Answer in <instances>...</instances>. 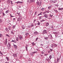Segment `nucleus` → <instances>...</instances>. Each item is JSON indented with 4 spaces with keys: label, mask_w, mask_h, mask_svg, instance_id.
Returning a JSON list of instances; mask_svg holds the SVG:
<instances>
[{
    "label": "nucleus",
    "mask_w": 63,
    "mask_h": 63,
    "mask_svg": "<svg viewBox=\"0 0 63 63\" xmlns=\"http://www.w3.org/2000/svg\"><path fill=\"white\" fill-rule=\"evenodd\" d=\"M2 36L3 35L1 33H0V38H1V37H2Z\"/></svg>",
    "instance_id": "22"
},
{
    "label": "nucleus",
    "mask_w": 63,
    "mask_h": 63,
    "mask_svg": "<svg viewBox=\"0 0 63 63\" xmlns=\"http://www.w3.org/2000/svg\"><path fill=\"white\" fill-rule=\"evenodd\" d=\"M53 1H54V3H56V2H57V0H53Z\"/></svg>",
    "instance_id": "20"
},
{
    "label": "nucleus",
    "mask_w": 63,
    "mask_h": 63,
    "mask_svg": "<svg viewBox=\"0 0 63 63\" xmlns=\"http://www.w3.org/2000/svg\"><path fill=\"white\" fill-rule=\"evenodd\" d=\"M2 20L1 19H0V22H2Z\"/></svg>",
    "instance_id": "36"
},
{
    "label": "nucleus",
    "mask_w": 63,
    "mask_h": 63,
    "mask_svg": "<svg viewBox=\"0 0 63 63\" xmlns=\"http://www.w3.org/2000/svg\"><path fill=\"white\" fill-rule=\"evenodd\" d=\"M44 17H45L46 18H47V17H48V15L47 14H45L44 15Z\"/></svg>",
    "instance_id": "7"
},
{
    "label": "nucleus",
    "mask_w": 63,
    "mask_h": 63,
    "mask_svg": "<svg viewBox=\"0 0 63 63\" xmlns=\"http://www.w3.org/2000/svg\"><path fill=\"white\" fill-rule=\"evenodd\" d=\"M58 10H59L60 11V10H61V8H59Z\"/></svg>",
    "instance_id": "60"
},
{
    "label": "nucleus",
    "mask_w": 63,
    "mask_h": 63,
    "mask_svg": "<svg viewBox=\"0 0 63 63\" xmlns=\"http://www.w3.org/2000/svg\"><path fill=\"white\" fill-rule=\"evenodd\" d=\"M46 48H48V46Z\"/></svg>",
    "instance_id": "61"
},
{
    "label": "nucleus",
    "mask_w": 63,
    "mask_h": 63,
    "mask_svg": "<svg viewBox=\"0 0 63 63\" xmlns=\"http://www.w3.org/2000/svg\"><path fill=\"white\" fill-rule=\"evenodd\" d=\"M2 11H1L0 12V14H2Z\"/></svg>",
    "instance_id": "49"
},
{
    "label": "nucleus",
    "mask_w": 63,
    "mask_h": 63,
    "mask_svg": "<svg viewBox=\"0 0 63 63\" xmlns=\"http://www.w3.org/2000/svg\"><path fill=\"white\" fill-rule=\"evenodd\" d=\"M32 52V53H37V51H36L35 52Z\"/></svg>",
    "instance_id": "43"
},
{
    "label": "nucleus",
    "mask_w": 63,
    "mask_h": 63,
    "mask_svg": "<svg viewBox=\"0 0 63 63\" xmlns=\"http://www.w3.org/2000/svg\"><path fill=\"white\" fill-rule=\"evenodd\" d=\"M6 58L7 60V61H8V60H9V58L8 57H6Z\"/></svg>",
    "instance_id": "27"
},
{
    "label": "nucleus",
    "mask_w": 63,
    "mask_h": 63,
    "mask_svg": "<svg viewBox=\"0 0 63 63\" xmlns=\"http://www.w3.org/2000/svg\"><path fill=\"white\" fill-rule=\"evenodd\" d=\"M16 3H17V4H18V3H19V2H18V1L17 2H16Z\"/></svg>",
    "instance_id": "59"
},
{
    "label": "nucleus",
    "mask_w": 63,
    "mask_h": 63,
    "mask_svg": "<svg viewBox=\"0 0 63 63\" xmlns=\"http://www.w3.org/2000/svg\"><path fill=\"white\" fill-rule=\"evenodd\" d=\"M50 16H51V17H52V15L51 16V15L50 14Z\"/></svg>",
    "instance_id": "54"
},
{
    "label": "nucleus",
    "mask_w": 63,
    "mask_h": 63,
    "mask_svg": "<svg viewBox=\"0 0 63 63\" xmlns=\"http://www.w3.org/2000/svg\"><path fill=\"white\" fill-rule=\"evenodd\" d=\"M43 35H44L45 34H47V30H44L43 31L42 33Z\"/></svg>",
    "instance_id": "4"
},
{
    "label": "nucleus",
    "mask_w": 63,
    "mask_h": 63,
    "mask_svg": "<svg viewBox=\"0 0 63 63\" xmlns=\"http://www.w3.org/2000/svg\"><path fill=\"white\" fill-rule=\"evenodd\" d=\"M11 16V17H14V16Z\"/></svg>",
    "instance_id": "57"
},
{
    "label": "nucleus",
    "mask_w": 63,
    "mask_h": 63,
    "mask_svg": "<svg viewBox=\"0 0 63 63\" xmlns=\"http://www.w3.org/2000/svg\"><path fill=\"white\" fill-rule=\"evenodd\" d=\"M51 28H53V26H51Z\"/></svg>",
    "instance_id": "53"
},
{
    "label": "nucleus",
    "mask_w": 63,
    "mask_h": 63,
    "mask_svg": "<svg viewBox=\"0 0 63 63\" xmlns=\"http://www.w3.org/2000/svg\"><path fill=\"white\" fill-rule=\"evenodd\" d=\"M49 25V23H47L46 24V26H48Z\"/></svg>",
    "instance_id": "19"
},
{
    "label": "nucleus",
    "mask_w": 63,
    "mask_h": 63,
    "mask_svg": "<svg viewBox=\"0 0 63 63\" xmlns=\"http://www.w3.org/2000/svg\"><path fill=\"white\" fill-rule=\"evenodd\" d=\"M38 38L37 37V38H36V41H37V40H38Z\"/></svg>",
    "instance_id": "46"
},
{
    "label": "nucleus",
    "mask_w": 63,
    "mask_h": 63,
    "mask_svg": "<svg viewBox=\"0 0 63 63\" xmlns=\"http://www.w3.org/2000/svg\"><path fill=\"white\" fill-rule=\"evenodd\" d=\"M50 50L51 51H52V50H53L52 49H50Z\"/></svg>",
    "instance_id": "45"
},
{
    "label": "nucleus",
    "mask_w": 63,
    "mask_h": 63,
    "mask_svg": "<svg viewBox=\"0 0 63 63\" xmlns=\"http://www.w3.org/2000/svg\"><path fill=\"white\" fill-rule=\"evenodd\" d=\"M37 12H35V14H34V15L35 16H36V15H37Z\"/></svg>",
    "instance_id": "25"
},
{
    "label": "nucleus",
    "mask_w": 63,
    "mask_h": 63,
    "mask_svg": "<svg viewBox=\"0 0 63 63\" xmlns=\"http://www.w3.org/2000/svg\"><path fill=\"white\" fill-rule=\"evenodd\" d=\"M9 12V11L8 10H7V11L6 12H5V13H8V12Z\"/></svg>",
    "instance_id": "38"
},
{
    "label": "nucleus",
    "mask_w": 63,
    "mask_h": 63,
    "mask_svg": "<svg viewBox=\"0 0 63 63\" xmlns=\"http://www.w3.org/2000/svg\"><path fill=\"white\" fill-rule=\"evenodd\" d=\"M2 14L3 16H5V13H4V12H2Z\"/></svg>",
    "instance_id": "31"
},
{
    "label": "nucleus",
    "mask_w": 63,
    "mask_h": 63,
    "mask_svg": "<svg viewBox=\"0 0 63 63\" xmlns=\"http://www.w3.org/2000/svg\"><path fill=\"white\" fill-rule=\"evenodd\" d=\"M49 35H50V36L51 38H52V35H51V34H49Z\"/></svg>",
    "instance_id": "42"
},
{
    "label": "nucleus",
    "mask_w": 63,
    "mask_h": 63,
    "mask_svg": "<svg viewBox=\"0 0 63 63\" xmlns=\"http://www.w3.org/2000/svg\"><path fill=\"white\" fill-rule=\"evenodd\" d=\"M44 39L45 40H47L48 39V38L47 37H44Z\"/></svg>",
    "instance_id": "18"
},
{
    "label": "nucleus",
    "mask_w": 63,
    "mask_h": 63,
    "mask_svg": "<svg viewBox=\"0 0 63 63\" xmlns=\"http://www.w3.org/2000/svg\"><path fill=\"white\" fill-rule=\"evenodd\" d=\"M55 47H57V45L55 44Z\"/></svg>",
    "instance_id": "62"
},
{
    "label": "nucleus",
    "mask_w": 63,
    "mask_h": 63,
    "mask_svg": "<svg viewBox=\"0 0 63 63\" xmlns=\"http://www.w3.org/2000/svg\"><path fill=\"white\" fill-rule=\"evenodd\" d=\"M63 8H61V10H63Z\"/></svg>",
    "instance_id": "64"
},
{
    "label": "nucleus",
    "mask_w": 63,
    "mask_h": 63,
    "mask_svg": "<svg viewBox=\"0 0 63 63\" xmlns=\"http://www.w3.org/2000/svg\"><path fill=\"white\" fill-rule=\"evenodd\" d=\"M45 56H47V54H45Z\"/></svg>",
    "instance_id": "55"
},
{
    "label": "nucleus",
    "mask_w": 63,
    "mask_h": 63,
    "mask_svg": "<svg viewBox=\"0 0 63 63\" xmlns=\"http://www.w3.org/2000/svg\"><path fill=\"white\" fill-rule=\"evenodd\" d=\"M42 17H43L42 16H41L39 17V19H41L42 18Z\"/></svg>",
    "instance_id": "40"
},
{
    "label": "nucleus",
    "mask_w": 63,
    "mask_h": 63,
    "mask_svg": "<svg viewBox=\"0 0 63 63\" xmlns=\"http://www.w3.org/2000/svg\"><path fill=\"white\" fill-rule=\"evenodd\" d=\"M45 20H41V22H43V21H45Z\"/></svg>",
    "instance_id": "41"
},
{
    "label": "nucleus",
    "mask_w": 63,
    "mask_h": 63,
    "mask_svg": "<svg viewBox=\"0 0 63 63\" xmlns=\"http://www.w3.org/2000/svg\"><path fill=\"white\" fill-rule=\"evenodd\" d=\"M19 8H21V6H19Z\"/></svg>",
    "instance_id": "63"
},
{
    "label": "nucleus",
    "mask_w": 63,
    "mask_h": 63,
    "mask_svg": "<svg viewBox=\"0 0 63 63\" xmlns=\"http://www.w3.org/2000/svg\"><path fill=\"white\" fill-rule=\"evenodd\" d=\"M34 21L33 22V23H35V21H36V20H34Z\"/></svg>",
    "instance_id": "51"
},
{
    "label": "nucleus",
    "mask_w": 63,
    "mask_h": 63,
    "mask_svg": "<svg viewBox=\"0 0 63 63\" xmlns=\"http://www.w3.org/2000/svg\"><path fill=\"white\" fill-rule=\"evenodd\" d=\"M5 30L6 31H7V32H8V31H9V30L7 29V28H6Z\"/></svg>",
    "instance_id": "21"
},
{
    "label": "nucleus",
    "mask_w": 63,
    "mask_h": 63,
    "mask_svg": "<svg viewBox=\"0 0 63 63\" xmlns=\"http://www.w3.org/2000/svg\"><path fill=\"white\" fill-rule=\"evenodd\" d=\"M17 14H18V16H19V17H22V16L21 14H20V12H19L18 11H17Z\"/></svg>",
    "instance_id": "5"
},
{
    "label": "nucleus",
    "mask_w": 63,
    "mask_h": 63,
    "mask_svg": "<svg viewBox=\"0 0 63 63\" xmlns=\"http://www.w3.org/2000/svg\"><path fill=\"white\" fill-rule=\"evenodd\" d=\"M36 3L37 5H39V6H41V5L42 2H41V1H40V2H36Z\"/></svg>",
    "instance_id": "3"
},
{
    "label": "nucleus",
    "mask_w": 63,
    "mask_h": 63,
    "mask_svg": "<svg viewBox=\"0 0 63 63\" xmlns=\"http://www.w3.org/2000/svg\"><path fill=\"white\" fill-rule=\"evenodd\" d=\"M17 54H15L13 55V56H14V57H17Z\"/></svg>",
    "instance_id": "8"
},
{
    "label": "nucleus",
    "mask_w": 63,
    "mask_h": 63,
    "mask_svg": "<svg viewBox=\"0 0 63 63\" xmlns=\"http://www.w3.org/2000/svg\"><path fill=\"white\" fill-rule=\"evenodd\" d=\"M51 8V6H49L48 7V9H50Z\"/></svg>",
    "instance_id": "32"
},
{
    "label": "nucleus",
    "mask_w": 63,
    "mask_h": 63,
    "mask_svg": "<svg viewBox=\"0 0 63 63\" xmlns=\"http://www.w3.org/2000/svg\"><path fill=\"white\" fill-rule=\"evenodd\" d=\"M11 34H15V32H13V30H11Z\"/></svg>",
    "instance_id": "11"
},
{
    "label": "nucleus",
    "mask_w": 63,
    "mask_h": 63,
    "mask_svg": "<svg viewBox=\"0 0 63 63\" xmlns=\"http://www.w3.org/2000/svg\"><path fill=\"white\" fill-rule=\"evenodd\" d=\"M27 27H28V28H31V26H27Z\"/></svg>",
    "instance_id": "35"
},
{
    "label": "nucleus",
    "mask_w": 63,
    "mask_h": 63,
    "mask_svg": "<svg viewBox=\"0 0 63 63\" xmlns=\"http://www.w3.org/2000/svg\"><path fill=\"white\" fill-rule=\"evenodd\" d=\"M7 44V39H6L4 42V44L5 45H6Z\"/></svg>",
    "instance_id": "10"
},
{
    "label": "nucleus",
    "mask_w": 63,
    "mask_h": 63,
    "mask_svg": "<svg viewBox=\"0 0 63 63\" xmlns=\"http://www.w3.org/2000/svg\"><path fill=\"white\" fill-rule=\"evenodd\" d=\"M16 40L17 41H18V38L16 37Z\"/></svg>",
    "instance_id": "26"
},
{
    "label": "nucleus",
    "mask_w": 63,
    "mask_h": 63,
    "mask_svg": "<svg viewBox=\"0 0 63 63\" xmlns=\"http://www.w3.org/2000/svg\"><path fill=\"white\" fill-rule=\"evenodd\" d=\"M22 17H19V18H18L17 21H20L22 19Z\"/></svg>",
    "instance_id": "2"
},
{
    "label": "nucleus",
    "mask_w": 63,
    "mask_h": 63,
    "mask_svg": "<svg viewBox=\"0 0 63 63\" xmlns=\"http://www.w3.org/2000/svg\"><path fill=\"white\" fill-rule=\"evenodd\" d=\"M18 37L20 40H22V39H23V36H22L21 35H18Z\"/></svg>",
    "instance_id": "1"
},
{
    "label": "nucleus",
    "mask_w": 63,
    "mask_h": 63,
    "mask_svg": "<svg viewBox=\"0 0 63 63\" xmlns=\"http://www.w3.org/2000/svg\"><path fill=\"white\" fill-rule=\"evenodd\" d=\"M13 20H16V18H14L13 19Z\"/></svg>",
    "instance_id": "52"
},
{
    "label": "nucleus",
    "mask_w": 63,
    "mask_h": 63,
    "mask_svg": "<svg viewBox=\"0 0 63 63\" xmlns=\"http://www.w3.org/2000/svg\"><path fill=\"white\" fill-rule=\"evenodd\" d=\"M41 10L42 11H44V8H43L41 9Z\"/></svg>",
    "instance_id": "44"
},
{
    "label": "nucleus",
    "mask_w": 63,
    "mask_h": 63,
    "mask_svg": "<svg viewBox=\"0 0 63 63\" xmlns=\"http://www.w3.org/2000/svg\"><path fill=\"white\" fill-rule=\"evenodd\" d=\"M18 2H19V3H21V4H22V3H23V2L18 1Z\"/></svg>",
    "instance_id": "29"
},
{
    "label": "nucleus",
    "mask_w": 63,
    "mask_h": 63,
    "mask_svg": "<svg viewBox=\"0 0 63 63\" xmlns=\"http://www.w3.org/2000/svg\"><path fill=\"white\" fill-rule=\"evenodd\" d=\"M33 34L35 35H38V32L37 31H35L34 32Z\"/></svg>",
    "instance_id": "6"
},
{
    "label": "nucleus",
    "mask_w": 63,
    "mask_h": 63,
    "mask_svg": "<svg viewBox=\"0 0 63 63\" xmlns=\"http://www.w3.org/2000/svg\"><path fill=\"white\" fill-rule=\"evenodd\" d=\"M50 3H54L53 0H51L50 2Z\"/></svg>",
    "instance_id": "13"
},
{
    "label": "nucleus",
    "mask_w": 63,
    "mask_h": 63,
    "mask_svg": "<svg viewBox=\"0 0 63 63\" xmlns=\"http://www.w3.org/2000/svg\"><path fill=\"white\" fill-rule=\"evenodd\" d=\"M39 15H41L40 14H39L37 16H39Z\"/></svg>",
    "instance_id": "56"
},
{
    "label": "nucleus",
    "mask_w": 63,
    "mask_h": 63,
    "mask_svg": "<svg viewBox=\"0 0 63 63\" xmlns=\"http://www.w3.org/2000/svg\"><path fill=\"white\" fill-rule=\"evenodd\" d=\"M9 29L10 30H11V28L10 27H9Z\"/></svg>",
    "instance_id": "48"
},
{
    "label": "nucleus",
    "mask_w": 63,
    "mask_h": 63,
    "mask_svg": "<svg viewBox=\"0 0 63 63\" xmlns=\"http://www.w3.org/2000/svg\"><path fill=\"white\" fill-rule=\"evenodd\" d=\"M46 13V14H47V13H49V12L48 11H46L45 12H44V13Z\"/></svg>",
    "instance_id": "24"
},
{
    "label": "nucleus",
    "mask_w": 63,
    "mask_h": 63,
    "mask_svg": "<svg viewBox=\"0 0 63 63\" xmlns=\"http://www.w3.org/2000/svg\"><path fill=\"white\" fill-rule=\"evenodd\" d=\"M27 47H28V45H26V46L25 47H26V49L27 51V50H28V49H27Z\"/></svg>",
    "instance_id": "15"
},
{
    "label": "nucleus",
    "mask_w": 63,
    "mask_h": 63,
    "mask_svg": "<svg viewBox=\"0 0 63 63\" xmlns=\"http://www.w3.org/2000/svg\"><path fill=\"white\" fill-rule=\"evenodd\" d=\"M50 59H51V58H52V56H51V55H50L49 57Z\"/></svg>",
    "instance_id": "23"
},
{
    "label": "nucleus",
    "mask_w": 63,
    "mask_h": 63,
    "mask_svg": "<svg viewBox=\"0 0 63 63\" xmlns=\"http://www.w3.org/2000/svg\"><path fill=\"white\" fill-rule=\"evenodd\" d=\"M59 60H60V58H57V62H59Z\"/></svg>",
    "instance_id": "14"
},
{
    "label": "nucleus",
    "mask_w": 63,
    "mask_h": 63,
    "mask_svg": "<svg viewBox=\"0 0 63 63\" xmlns=\"http://www.w3.org/2000/svg\"><path fill=\"white\" fill-rule=\"evenodd\" d=\"M6 36H7V37H10V36H9V35H8V34H6Z\"/></svg>",
    "instance_id": "39"
},
{
    "label": "nucleus",
    "mask_w": 63,
    "mask_h": 63,
    "mask_svg": "<svg viewBox=\"0 0 63 63\" xmlns=\"http://www.w3.org/2000/svg\"><path fill=\"white\" fill-rule=\"evenodd\" d=\"M46 60L47 61H48V62H49V61L50 60L49 59V58H47L46 59Z\"/></svg>",
    "instance_id": "9"
},
{
    "label": "nucleus",
    "mask_w": 63,
    "mask_h": 63,
    "mask_svg": "<svg viewBox=\"0 0 63 63\" xmlns=\"http://www.w3.org/2000/svg\"><path fill=\"white\" fill-rule=\"evenodd\" d=\"M40 24H41L39 22H38V23L37 24V25H40Z\"/></svg>",
    "instance_id": "30"
},
{
    "label": "nucleus",
    "mask_w": 63,
    "mask_h": 63,
    "mask_svg": "<svg viewBox=\"0 0 63 63\" xmlns=\"http://www.w3.org/2000/svg\"><path fill=\"white\" fill-rule=\"evenodd\" d=\"M12 42H14V43H16V40H12Z\"/></svg>",
    "instance_id": "16"
},
{
    "label": "nucleus",
    "mask_w": 63,
    "mask_h": 63,
    "mask_svg": "<svg viewBox=\"0 0 63 63\" xmlns=\"http://www.w3.org/2000/svg\"><path fill=\"white\" fill-rule=\"evenodd\" d=\"M32 46H35V44H34V42H33L32 43Z\"/></svg>",
    "instance_id": "33"
},
{
    "label": "nucleus",
    "mask_w": 63,
    "mask_h": 63,
    "mask_svg": "<svg viewBox=\"0 0 63 63\" xmlns=\"http://www.w3.org/2000/svg\"><path fill=\"white\" fill-rule=\"evenodd\" d=\"M55 6H56V7H58L59 5H58V4H55Z\"/></svg>",
    "instance_id": "28"
},
{
    "label": "nucleus",
    "mask_w": 63,
    "mask_h": 63,
    "mask_svg": "<svg viewBox=\"0 0 63 63\" xmlns=\"http://www.w3.org/2000/svg\"><path fill=\"white\" fill-rule=\"evenodd\" d=\"M10 2H11V4H13V3H12V1H10Z\"/></svg>",
    "instance_id": "50"
},
{
    "label": "nucleus",
    "mask_w": 63,
    "mask_h": 63,
    "mask_svg": "<svg viewBox=\"0 0 63 63\" xmlns=\"http://www.w3.org/2000/svg\"><path fill=\"white\" fill-rule=\"evenodd\" d=\"M33 26H34V25H31V27H33Z\"/></svg>",
    "instance_id": "47"
},
{
    "label": "nucleus",
    "mask_w": 63,
    "mask_h": 63,
    "mask_svg": "<svg viewBox=\"0 0 63 63\" xmlns=\"http://www.w3.org/2000/svg\"><path fill=\"white\" fill-rule=\"evenodd\" d=\"M22 27L23 29H25V27H24V26H23V25L22 26Z\"/></svg>",
    "instance_id": "17"
},
{
    "label": "nucleus",
    "mask_w": 63,
    "mask_h": 63,
    "mask_svg": "<svg viewBox=\"0 0 63 63\" xmlns=\"http://www.w3.org/2000/svg\"><path fill=\"white\" fill-rule=\"evenodd\" d=\"M14 46L15 48L16 49H17V46H16V45H14Z\"/></svg>",
    "instance_id": "12"
},
{
    "label": "nucleus",
    "mask_w": 63,
    "mask_h": 63,
    "mask_svg": "<svg viewBox=\"0 0 63 63\" xmlns=\"http://www.w3.org/2000/svg\"><path fill=\"white\" fill-rule=\"evenodd\" d=\"M8 45L9 46V47H11V44H10V43H9Z\"/></svg>",
    "instance_id": "34"
},
{
    "label": "nucleus",
    "mask_w": 63,
    "mask_h": 63,
    "mask_svg": "<svg viewBox=\"0 0 63 63\" xmlns=\"http://www.w3.org/2000/svg\"><path fill=\"white\" fill-rule=\"evenodd\" d=\"M29 34V33H27L26 34V35L27 36V35H28Z\"/></svg>",
    "instance_id": "37"
},
{
    "label": "nucleus",
    "mask_w": 63,
    "mask_h": 63,
    "mask_svg": "<svg viewBox=\"0 0 63 63\" xmlns=\"http://www.w3.org/2000/svg\"><path fill=\"white\" fill-rule=\"evenodd\" d=\"M42 12H41L40 13L41 15H42Z\"/></svg>",
    "instance_id": "58"
}]
</instances>
